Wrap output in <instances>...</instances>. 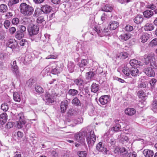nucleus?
<instances>
[{
    "instance_id": "nucleus-55",
    "label": "nucleus",
    "mask_w": 157,
    "mask_h": 157,
    "mask_svg": "<svg viewBox=\"0 0 157 157\" xmlns=\"http://www.w3.org/2000/svg\"><path fill=\"white\" fill-rule=\"evenodd\" d=\"M157 45V40H152L149 44V46L153 47Z\"/></svg>"
},
{
    "instance_id": "nucleus-26",
    "label": "nucleus",
    "mask_w": 157,
    "mask_h": 157,
    "mask_svg": "<svg viewBox=\"0 0 157 157\" xmlns=\"http://www.w3.org/2000/svg\"><path fill=\"white\" fill-rule=\"evenodd\" d=\"M143 20V16L141 15H137L134 19V21L137 24H139L141 23Z\"/></svg>"
},
{
    "instance_id": "nucleus-21",
    "label": "nucleus",
    "mask_w": 157,
    "mask_h": 157,
    "mask_svg": "<svg viewBox=\"0 0 157 157\" xmlns=\"http://www.w3.org/2000/svg\"><path fill=\"white\" fill-rule=\"evenodd\" d=\"M14 42L13 41V40H10V41L7 44L9 47L12 49L15 48L17 46V43L16 40H13Z\"/></svg>"
},
{
    "instance_id": "nucleus-58",
    "label": "nucleus",
    "mask_w": 157,
    "mask_h": 157,
    "mask_svg": "<svg viewBox=\"0 0 157 157\" xmlns=\"http://www.w3.org/2000/svg\"><path fill=\"white\" fill-rule=\"evenodd\" d=\"M137 154L135 152L132 153L130 152L128 153L126 157H136Z\"/></svg>"
},
{
    "instance_id": "nucleus-34",
    "label": "nucleus",
    "mask_w": 157,
    "mask_h": 157,
    "mask_svg": "<svg viewBox=\"0 0 157 157\" xmlns=\"http://www.w3.org/2000/svg\"><path fill=\"white\" fill-rule=\"evenodd\" d=\"M78 93V91L77 90L74 89H70L68 90L67 94L71 96H76Z\"/></svg>"
},
{
    "instance_id": "nucleus-38",
    "label": "nucleus",
    "mask_w": 157,
    "mask_h": 157,
    "mask_svg": "<svg viewBox=\"0 0 157 157\" xmlns=\"http://www.w3.org/2000/svg\"><path fill=\"white\" fill-rule=\"evenodd\" d=\"M75 67V65L73 63L71 62H69L68 64V68L71 72H72Z\"/></svg>"
},
{
    "instance_id": "nucleus-53",
    "label": "nucleus",
    "mask_w": 157,
    "mask_h": 157,
    "mask_svg": "<svg viewBox=\"0 0 157 157\" xmlns=\"http://www.w3.org/2000/svg\"><path fill=\"white\" fill-rule=\"evenodd\" d=\"M157 82V80L154 78L152 79L149 82L150 84L151 85V88H154V86Z\"/></svg>"
},
{
    "instance_id": "nucleus-33",
    "label": "nucleus",
    "mask_w": 157,
    "mask_h": 157,
    "mask_svg": "<svg viewBox=\"0 0 157 157\" xmlns=\"http://www.w3.org/2000/svg\"><path fill=\"white\" fill-rule=\"evenodd\" d=\"M139 36L140 39H148L150 38V35L146 33H141Z\"/></svg>"
},
{
    "instance_id": "nucleus-14",
    "label": "nucleus",
    "mask_w": 157,
    "mask_h": 157,
    "mask_svg": "<svg viewBox=\"0 0 157 157\" xmlns=\"http://www.w3.org/2000/svg\"><path fill=\"white\" fill-rule=\"evenodd\" d=\"M119 26V23L117 21H111L109 24V27L110 30H114L116 29Z\"/></svg>"
},
{
    "instance_id": "nucleus-11",
    "label": "nucleus",
    "mask_w": 157,
    "mask_h": 157,
    "mask_svg": "<svg viewBox=\"0 0 157 157\" xmlns=\"http://www.w3.org/2000/svg\"><path fill=\"white\" fill-rule=\"evenodd\" d=\"M52 10V7L48 5H45L41 7V10L43 13H50Z\"/></svg>"
},
{
    "instance_id": "nucleus-37",
    "label": "nucleus",
    "mask_w": 157,
    "mask_h": 157,
    "mask_svg": "<svg viewBox=\"0 0 157 157\" xmlns=\"http://www.w3.org/2000/svg\"><path fill=\"white\" fill-rule=\"evenodd\" d=\"M132 35L129 33H126L121 34L120 36L121 39H129L131 37Z\"/></svg>"
},
{
    "instance_id": "nucleus-5",
    "label": "nucleus",
    "mask_w": 157,
    "mask_h": 157,
    "mask_svg": "<svg viewBox=\"0 0 157 157\" xmlns=\"http://www.w3.org/2000/svg\"><path fill=\"white\" fill-rule=\"evenodd\" d=\"M111 136L110 132L108 131L105 133L103 137L104 139L106 140L109 144H110L111 145L114 146L116 143V140L113 138H110Z\"/></svg>"
},
{
    "instance_id": "nucleus-13",
    "label": "nucleus",
    "mask_w": 157,
    "mask_h": 157,
    "mask_svg": "<svg viewBox=\"0 0 157 157\" xmlns=\"http://www.w3.org/2000/svg\"><path fill=\"white\" fill-rule=\"evenodd\" d=\"M109 101L108 95H103L99 99L100 103L102 105L106 104Z\"/></svg>"
},
{
    "instance_id": "nucleus-62",
    "label": "nucleus",
    "mask_w": 157,
    "mask_h": 157,
    "mask_svg": "<svg viewBox=\"0 0 157 157\" xmlns=\"http://www.w3.org/2000/svg\"><path fill=\"white\" fill-rule=\"evenodd\" d=\"M121 137L122 141H127L128 140V137L123 134L121 135Z\"/></svg>"
},
{
    "instance_id": "nucleus-44",
    "label": "nucleus",
    "mask_w": 157,
    "mask_h": 157,
    "mask_svg": "<svg viewBox=\"0 0 157 157\" xmlns=\"http://www.w3.org/2000/svg\"><path fill=\"white\" fill-rule=\"evenodd\" d=\"M122 72L124 75L126 76H128L130 74V69L128 67H124L122 70Z\"/></svg>"
},
{
    "instance_id": "nucleus-64",
    "label": "nucleus",
    "mask_w": 157,
    "mask_h": 157,
    "mask_svg": "<svg viewBox=\"0 0 157 157\" xmlns=\"http://www.w3.org/2000/svg\"><path fill=\"white\" fill-rule=\"evenodd\" d=\"M9 30L10 33L13 34L15 32L16 29L14 27H11L10 28Z\"/></svg>"
},
{
    "instance_id": "nucleus-28",
    "label": "nucleus",
    "mask_w": 157,
    "mask_h": 157,
    "mask_svg": "<svg viewBox=\"0 0 157 157\" xmlns=\"http://www.w3.org/2000/svg\"><path fill=\"white\" fill-rule=\"evenodd\" d=\"M95 74L94 71H90L86 74V78L88 80H90L94 77Z\"/></svg>"
},
{
    "instance_id": "nucleus-19",
    "label": "nucleus",
    "mask_w": 157,
    "mask_h": 157,
    "mask_svg": "<svg viewBox=\"0 0 157 157\" xmlns=\"http://www.w3.org/2000/svg\"><path fill=\"white\" fill-rule=\"evenodd\" d=\"M143 153L145 157H152L154 154L152 150L148 149H144Z\"/></svg>"
},
{
    "instance_id": "nucleus-2",
    "label": "nucleus",
    "mask_w": 157,
    "mask_h": 157,
    "mask_svg": "<svg viewBox=\"0 0 157 157\" xmlns=\"http://www.w3.org/2000/svg\"><path fill=\"white\" fill-rule=\"evenodd\" d=\"M16 117L18 121H16L15 125L18 128H21L22 127V125L25 124L26 122L23 113H20L16 115Z\"/></svg>"
},
{
    "instance_id": "nucleus-4",
    "label": "nucleus",
    "mask_w": 157,
    "mask_h": 157,
    "mask_svg": "<svg viewBox=\"0 0 157 157\" xmlns=\"http://www.w3.org/2000/svg\"><path fill=\"white\" fill-rule=\"evenodd\" d=\"M86 135L87 132L84 131L76 134L75 135V138L78 142L82 143L84 141L85 137L86 136Z\"/></svg>"
},
{
    "instance_id": "nucleus-32",
    "label": "nucleus",
    "mask_w": 157,
    "mask_h": 157,
    "mask_svg": "<svg viewBox=\"0 0 157 157\" xmlns=\"http://www.w3.org/2000/svg\"><path fill=\"white\" fill-rule=\"evenodd\" d=\"M13 95V99L15 101L19 102L21 101V96L17 92H14Z\"/></svg>"
},
{
    "instance_id": "nucleus-8",
    "label": "nucleus",
    "mask_w": 157,
    "mask_h": 157,
    "mask_svg": "<svg viewBox=\"0 0 157 157\" xmlns=\"http://www.w3.org/2000/svg\"><path fill=\"white\" fill-rule=\"evenodd\" d=\"M155 59L151 55H145L144 56V62L146 64H147L149 63L152 66V64H154Z\"/></svg>"
},
{
    "instance_id": "nucleus-46",
    "label": "nucleus",
    "mask_w": 157,
    "mask_h": 157,
    "mask_svg": "<svg viewBox=\"0 0 157 157\" xmlns=\"http://www.w3.org/2000/svg\"><path fill=\"white\" fill-rule=\"evenodd\" d=\"M75 83L78 86H82L83 84V81L81 79H77L74 81Z\"/></svg>"
},
{
    "instance_id": "nucleus-31",
    "label": "nucleus",
    "mask_w": 157,
    "mask_h": 157,
    "mask_svg": "<svg viewBox=\"0 0 157 157\" xmlns=\"http://www.w3.org/2000/svg\"><path fill=\"white\" fill-rule=\"evenodd\" d=\"M104 145L101 142H99L96 146V149L99 151L103 152L105 150Z\"/></svg>"
},
{
    "instance_id": "nucleus-22",
    "label": "nucleus",
    "mask_w": 157,
    "mask_h": 157,
    "mask_svg": "<svg viewBox=\"0 0 157 157\" xmlns=\"http://www.w3.org/2000/svg\"><path fill=\"white\" fill-rule=\"evenodd\" d=\"M130 74L133 76H136L139 75V71L136 68L132 67L130 69Z\"/></svg>"
},
{
    "instance_id": "nucleus-51",
    "label": "nucleus",
    "mask_w": 157,
    "mask_h": 157,
    "mask_svg": "<svg viewBox=\"0 0 157 157\" xmlns=\"http://www.w3.org/2000/svg\"><path fill=\"white\" fill-rule=\"evenodd\" d=\"M10 24V21L8 20H6L4 23V26L5 28L8 29Z\"/></svg>"
},
{
    "instance_id": "nucleus-43",
    "label": "nucleus",
    "mask_w": 157,
    "mask_h": 157,
    "mask_svg": "<svg viewBox=\"0 0 157 157\" xmlns=\"http://www.w3.org/2000/svg\"><path fill=\"white\" fill-rule=\"evenodd\" d=\"M120 152L121 155H123L124 156H126V154H128V151L124 147L120 148Z\"/></svg>"
},
{
    "instance_id": "nucleus-54",
    "label": "nucleus",
    "mask_w": 157,
    "mask_h": 157,
    "mask_svg": "<svg viewBox=\"0 0 157 157\" xmlns=\"http://www.w3.org/2000/svg\"><path fill=\"white\" fill-rule=\"evenodd\" d=\"M19 0H10L8 3L9 6H11L12 5L17 3L19 2Z\"/></svg>"
},
{
    "instance_id": "nucleus-41",
    "label": "nucleus",
    "mask_w": 157,
    "mask_h": 157,
    "mask_svg": "<svg viewBox=\"0 0 157 157\" xmlns=\"http://www.w3.org/2000/svg\"><path fill=\"white\" fill-rule=\"evenodd\" d=\"M35 91L39 93H42L44 92V90L43 88L39 85L36 84L35 87Z\"/></svg>"
},
{
    "instance_id": "nucleus-35",
    "label": "nucleus",
    "mask_w": 157,
    "mask_h": 157,
    "mask_svg": "<svg viewBox=\"0 0 157 157\" xmlns=\"http://www.w3.org/2000/svg\"><path fill=\"white\" fill-rule=\"evenodd\" d=\"M24 36V33L21 31H17L16 33L15 37L17 39H21Z\"/></svg>"
},
{
    "instance_id": "nucleus-7",
    "label": "nucleus",
    "mask_w": 157,
    "mask_h": 157,
    "mask_svg": "<svg viewBox=\"0 0 157 157\" xmlns=\"http://www.w3.org/2000/svg\"><path fill=\"white\" fill-rule=\"evenodd\" d=\"M31 36L37 34L39 31V27L37 25H31L28 29Z\"/></svg>"
},
{
    "instance_id": "nucleus-3",
    "label": "nucleus",
    "mask_w": 157,
    "mask_h": 157,
    "mask_svg": "<svg viewBox=\"0 0 157 157\" xmlns=\"http://www.w3.org/2000/svg\"><path fill=\"white\" fill-rule=\"evenodd\" d=\"M57 67L56 62H51L49 66V68L51 69L52 73L54 75L59 74L62 71V68Z\"/></svg>"
},
{
    "instance_id": "nucleus-16",
    "label": "nucleus",
    "mask_w": 157,
    "mask_h": 157,
    "mask_svg": "<svg viewBox=\"0 0 157 157\" xmlns=\"http://www.w3.org/2000/svg\"><path fill=\"white\" fill-rule=\"evenodd\" d=\"M124 112L128 116H132L135 114L136 110L134 108H128L125 109Z\"/></svg>"
},
{
    "instance_id": "nucleus-30",
    "label": "nucleus",
    "mask_w": 157,
    "mask_h": 157,
    "mask_svg": "<svg viewBox=\"0 0 157 157\" xmlns=\"http://www.w3.org/2000/svg\"><path fill=\"white\" fill-rule=\"evenodd\" d=\"M154 28V27L152 24L151 23H147L144 27V29L145 31H151Z\"/></svg>"
},
{
    "instance_id": "nucleus-29",
    "label": "nucleus",
    "mask_w": 157,
    "mask_h": 157,
    "mask_svg": "<svg viewBox=\"0 0 157 157\" xmlns=\"http://www.w3.org/2000/svg\"><path fill=\"white\" fill-rule=\"evenodd\" d=\"M91 91L94 93L97 92L99 90V87L98 84L93 83L90 87Z\"/></svg>"
},
{
    "instance_id": "nucleus-15",
    "label": "nucleus",
    "mask_w": 157,
    "mask_h": 157,
    "mask_svg": "<svg viewBox=\"0 0 157 157\" xmlns=\"http://www.w3.org/2000/svg\"><path fill=\"white\" fill-rule=\"evenodd\" d=\"M144 72L149 77L154 76L155 75L154 71L150 67L145 68L144 70Z\"/></svg>"
},
{
    "instance_id": "nucleus-10",
    "label": "nucleus",
    "mask_w": 157,
    "mask_h": 157,
    "mask_svg": "<svg viewBox=\"0 0 157 157\" xmlns=\"http://www.w3.org/2000/svg\"><path fill=\"white\" fill-rule=\"evenodd\" d=\"M68 105V101L67 100H64L62 101L60 105V109L62 113L65 112Z\"/></svg>"
},
{
    "instance_id": "nucleus-36",
    "label": "nucleus",
    "mask_w": 157,
    "mask_h": 157,
    "mask_svg": "<svg viewBox=\"0 0 157 157\" xmlns=\"http://www.w3.org/2000/svg\"><path fill=\"white\" fill-rule=\"evenodd\" d=\"M71 103L74 105L76 106H81V102L78 99L75 97L74 98L72 101Z\"/></svg>"
},
{
    "instance_id": "nucleus-49",
    "label": "nucleus",
    "mask_w": 157,
    "mask_h": 157,
    "mask_svg": "<svg viewBox=\"0 0 157 157\" xmlns=\"http://www.w3.org/2000/svg\"><path fill=\"white\" fill-rule=\"evenodd\" d=\"M93 31L94 33H96L97 34H98L99 36H102L100 34V33H101V31L100 29L98 27H95L94 28Z\"/></svg>"
},
{
    "instance_id": "nucleus-17",
    "label": "nucleus",
    "mask_w": 157,
    "mask_h": 157,
    "mask_svg": "<svg viewBox=\"0 0 157 157\" xmlns=\"http://www.w3.org/2000/svg\"><path fill=\"white\" fill-rule=\"evenodd\" d=\"M71 124L70 125L72 127H74L76 124L82 123L83 122V119L82 118H79L76 119L72 120L71 121Z\"/></svg>"
},
{
    "instance_id": "nucleus-9",
    "label": "nucleus",
    "mask_w": 157,
    "mask_h": 157,
    "mask_svg": "<svg viewBox=\"0 0 157 157\" xmlns=\"http://www.w3.org/2000/svg\"><path fill=\"white\" fill-rule=\"evenodd\" d=\"M12 66V70L13 73L17 76L20 75V73L18 67L17 65L16 61H13V63L11 64Z\"/></svg>"
},
{
    "instance_id": "nucleus-50",
    "label": "nucleus",
    "mask_w": 157,
    "mask_h": 157,
    "mask_svg": "<svg viewBox=\"0 0 157 157\" xmlns=\"http://www.w3.org/2000/svg\"><path fill=\"white\" fill-rule=\"evenodd\" d=\"M146 7L147 8L153 10L155 8L156 6L153 3L149 4L146 5Z\"/></svg>"
},
{
    "instance_id": "nucleus-45",
    "label": "nucleus",
    "mask_w": 157,
    "mask_h": 157,
    "mask_svg": "<svg viewBox=\"0 0 157 157\" xmlns=\"http://www.w3.org/2000/svg\"><path fill=\"white\" fill-rule=\"evenodd\" d=\"M9 108V106L6 103L2 104L1 105V109L4 111H7Z\"/></svg>"
},
{
    "instance_id": "nucleus-42",
    "label": "nucleus",
    "mask_w": 157,
    "mask_h": 157,
    "mask_svg": "<svg viewBox=\"0 0 157 157\" xmlns=\"http://www.w3.org/2000/svg\"><path fill=\"white\" fill-rule=\"evenodd\" d=\"M35 82L33 79L30 78L27 81L26 86L31 87Z\"/></svg>"
},
{
    "instance_id": "nucleus-61",
    "label": "nucleus",
    "mask_w": 157,
    "mask_h": 157,
    "mask_svg": "<svg viewBox=\"0 0 157 157\" xmlns=\"http://www.w3.org/2000/svg\"><path fill=\"white\" fill-rule=\"evenodd\" d=\"M44 21L43 17L41 16L38 17L36 20V22L38 23H41Z\"/></svg>"
},
{
    "instance_id": "nucleus-56",
    "label": "nucleus",
    "mask_w": 157,
    "mask_h": 157,
    "mask_svg": "<svg viewBox=\"0 0 157 157\" xmlns=\"http://www.w3.org/2000/svg\"><path fill=\"white\" fill-rule=\"evenodd\" d=\"M133 28L132 26L128 25L125 27L124 29L127 31H131L132 30Z\"/></svg>"
},
{
    "instance_id": "nucleus-27",
    "label": "nucleus",
    "mask_w": 157,
    "mask_h": 157,
    "mask_svg": "<svg viewBox=\"0 0 157 157\" xmlns=\"http://www.w3.org/2000/svg\"><path fill=\"white\" fill-rule=\"evenodd\" d=\"M113 9V7L110 5L106 4L101 8V10L105 12H111Z\"/></svg>"
},
{
    "instance_id": "nucleus-39",
    "label": "nucleus",
    "mask_w": 157,
    "mask_h": 157,
    "mask_svg": "<svg viewBox=\"0 0 157 157\" xmlns=\"http://www.w3.org/2000/svg\"><path fill=\"white\" fill-rule=\"evenodd\" d=\"M8 10V7L6 5L2 4L0 5V12L4 13L6 12Z\"/></svg>"
},
{
    "instance_id": "nucleus-52",
    "label": "nucleus",
    "mask_w": 157,
    "mask_h": 157,
    "mask_svg": "<svg viewBox=\"0 0 157 157\" xmlns=\"http://www.w3.org/2000/svg\"><path fill=\"white\" fill-rule=\"evenodd\" d=\"M41 11V9L36 8L35 11L34 13L33 14V16L34 17L38 16L40 15Z\"/></svg>"
},
{
    "instance_id": "nucleus-48",
    "label": "nucleus",
    "mask_w": 157,
    "mask_h": 157,
    "mask_svg": "<svg viewBox=\"0 0 157 157\" xmlns=\"http://www.w3.org/2000/svg\"><path fill=\"white\" fill-rule=\"evenodd\" d=\"M77 155L79 157H86L87 154L86 151H79L77 152Z\"/></svg>"
},
{
    "instance_id": "nucleus-6",
    "label": "nucleus",
    "mask_w": 157,
    "mask_h": 157,
    "mask_svg": "<svg viewBox=\"0 0 157 157\" xmlns=\"http://www.w3.org/2000/svg\"><path fill=\"white\" fill-rule=\"evenodd\" d=\"M90 133V137H87V141L89 145L92 146L94 144L96 141V136L94 134V132L93 131H91Z\"/></svg>"
},
{
    "instance_id": "nucleus-40",
    "label": "nucleus",
    "mask_w": 157,
    "mask_h": 157,
    "mask_svg": "<svg viewBox=\"0 0 157 157\" xmlns=\"http://www.w3.org/2000/svg\"><path fill=\"white\" fill-rule=\"evenodd\" d=\"M88 63V61L86 59H83L81 60V62L78 63V65L80 67H82L86 66Z\"/></svg>"
},
{
    "instance_id": "nucleus-47",
    "label": "nucleus",
    "mask_w": 157,
    "mask_h": 157,
    "mask_svg": "<svg viewBox=\"0 0 157 157\" xmlns=\"http://www.w3.org/2000/svg\"><path fill=\"white\" fill-rule=\"evenodd\" d=\"M137 94L139 97L140 98H144L146 96L145 93L142 90L139 91Z\"/></svg>"
},
{
    "instance_id": "nucleus-59",
    "label": "nucleus",
    "mask_w": 157,
    "mask_h": 157,
    "mask_svg": "<svg viewBox=\"0 0 157 157\" xmlns=\"http://www.w3.org/2000/svg\"><path fill=\"white\" fill-rule=\"evenodd\" d=\"M152 107L154 109L157 111V100H154L152 103Z\"/></svg>"
},
{
    "instance_id": "nucleus-25",
    "label": "nucleus",
    "mask_w": 157,
    "mask_h": 157,
    "mask_svg": "<svg viewBox=\"0 0 157 157\" xmlns=\"http://www.w3.org/2000/svg\"><path fill=\"white\" fill-rule=\"evenodd\" d=\"M144 17L146 18H150L154 15L153 12L150 10H147L143 12Z\"/></svg>"
},
{
    "instance_id": "nucleus-20",
    "label": "nucleus",
    "mask_w": 157,
    "mask_h": 157,
    "mask_svg": "<svg viewBox=\"0 0 157 157\" xmlns=\"http://www.w3.org/2000/svg\"><path fill=\"white\" fill-rule=\"evenodd\" d=\"M129 63L131 66L134 67H138V66L141 65V63L140 61L135 59H133L130 60Z\"/></svg>"
},
{
    "instance_id": "nucleus-60",
    "label": "nucleus",
    "mask_w": 157,
    "mask_h": 157,
    "mask_svg": "<svg viewBox=\"0 0 157 157\" xmlns=\"http://www.w3.org/2000/svg\"><path fill=\"white\" fill-rule=\"evenodd\" d=\"M13 16V14L10 12H8L5 15V17L6 19H9L11 18Z\"/></svg>"
},
{
    "instance_id": "nucleus-1",
    "label": "nucleus",
    "mask_w": 157,
    "mask_h": 157,
    "mask_svg": "<svg viewBox=\"0 0 157 157\" xmlns=\"http://www.w3.org/2000/svg\"><path fill=\"white\" fill-rule=\"evenodd\" d=\"M19 9L21 13L25 16L31 15L34 11L33 7L25 2L22 3L20 4Z\"/></svg>"
},
{
    "instance_id": "nucleus-23",
    "label": "nucleus",
    "mask_w": 157,
    "mask_h": 157,
    "mask_svg": "<svg viewBox=\"0 0 157 157\" xmlns=\"http://www.w3.org/2000/svg\"><path fill=\"white\" fill-rule=\"evenodd\" d=\"M128 56V54L127 52H123L117 54L116 55V58L124 59L127 58Z\"/></svg>"
},
{
    "instance_id": "nucleus-18",
    "label": "nucleus",
    "mask_w": 157,
    "mask_h": 157,
    "mask_svg": "<svg viewBox=\"0 0 157 157\" xmlns=\"http://www.w3.org/2000/svg\"><path fill=\"white\" fill-rule=\"evenodd\" d=\"M7 115L5 113H3L0 115V124L2 125L4 124L7 121Z\"/></svg>"
},
{
    "instance_id": "nucleus-63",
    "label": "nucleus",
    "mask_w": 157,
    "mask_h": 157,
    "mask_svg": "<svg viewBox=\"0 0 157 157\" xmlns=\"http://www.w3.org/2000/svg\"><path fill=\"white\" fill-rule=\"evenodd\" d=\"M19 29H20L21 32H25L26 31V27L23 25H20L19 26Z\"/></svg>"
},
{
    "instance_id": "nucleus-24",
    "label": "nucleus",
    "mask_w": 157,
    "mask_h": 157,
    "mask_svg": "<svg viewBox=\"0 0 157 157\" xmlns=\"http://www.w3.org/2000/svg\"><path fill=\"white\" fill-rule=\"evenodd\" d=\"M45 98L47 102L52 103L54 101L53 96L48 93H46Z\"/></svg>"
},
{
    "instance_id": "nucleus-12",
    "label": "nucleus",
    "mask_w": 157,
    "mask_h": 157,
    "mask_svg": "<svg viewBox=\"0 0 157 157\" xmlns=\"http://www.w3.org/2000/svg\"><path fill=\"white\" fill-rule=\"evenodd\" d=\"M119 121H120L118 120H115L114 121V125L111 128V131H112L113 132H118L119 130L121 127V126L119 124Z\"/></svg>"
},
{
    "instance_id": "nucleus-57",
    "label": "nucleus",
    "mask_w": 157,
    "mask_h": 157,
    "mask_svg": "<svg viewBox=\"0 0 157 157\" xmlns=\"http://www.w3.org/2000/svg\"><path fill=\"white\" fill-rule=\"evenodd\" d=\"M19 22V20L17 18H13L12 21V22L13 24L14 25H17L18 24Z\"/></svg>"
}]
</instances>
